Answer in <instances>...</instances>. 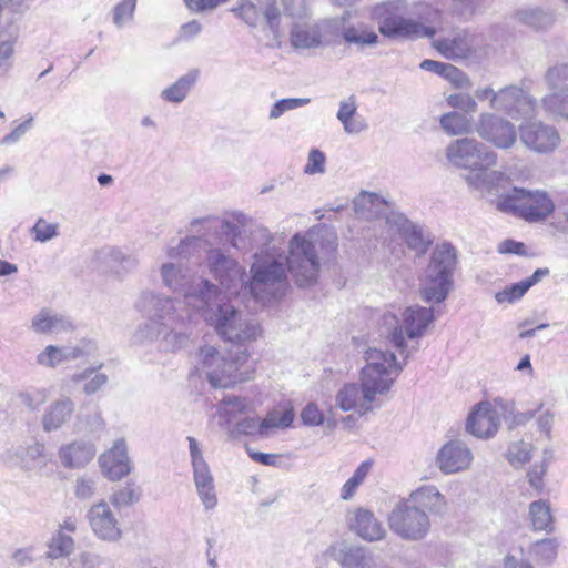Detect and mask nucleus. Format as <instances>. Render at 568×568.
Listing matches in <instances>:
<instances>
[{
    "label": "nucleus",
    "mask_w": 568,
    "mask_h": 568,
    "mask_svg": "<svg viewBox=\"0 0 568 568\" xmlns=\"http://www.w3.org/2000/svg\"><path fill=\"white\" fill-rule=\"evenodd\" d=\"M448 161L463 169L485 171L497 163V153L474 138L457 139L446 149Z\"/></svg>",
    "instance_id": "obj_5"
},
{
    "label": "nucleus",
    "mask_w": 568,
    "mask_h": 568,
    "mask_svg": "<svg viewBox=\"0 0 568 568\" xmlns=\"http://www.w3.org/2000/svg\"><path fill=\"white\" fill-rule=\"evenodd\" d=\"M328 554L344 568H371L372 566V556L368 550L362 546H331Z\"/></svg>",
    "instance_id": "obj_23"
},
{
    "label": "nucleus",
    "mask_w": 568,
    "mask_h": 568,
    "mask_svg": "<svg viewBox=\"0 0 568 568\" xmlns=\"http://www.w3.org/2000/svg\"><path fill=\"white\" fill-rule=\"evenodd\" d=\"M549 268H537L529 277L506 286L495 295L496 301L501 304L505 302L514 303L520 300L530 287L539 283L545 276L549 275Z\"/></svg>",
    "instance_id": "obj_30"
},
{
    "label": "nucleus",
    "mask_w": 568,
    "mask_h": 568,
    "mask_svg": "<svg viewBox=\"0 0 568 568\" xmlns=\"http://www.w3.org/2000/svg\"><path fill=\"white\" fill-rule=\"evenodd\" d=\"M545 81L551 90L568 91V63L548 68Z\"/></svg>",
    "instance_id": "obj_52"
},
{
    "label": "nucleus",
    "mask_w": 568,
    "mask_h": 568,
    "mask_svg": "<svg viewBox=\"0 0 568 568\" xmlns=\"http://www.w3.org/2000/svg\"><path fill=\"white\" fill-rule=\"evenodd\" d=\"M558 547L556 538H544L530 546L529 555L539 564L551 565L557 558Z\"/></svg>",
    "instance_id": "obj_42"
},
{
    "label": "nucleus",
    "mask_w": 568,
    "mask_h": 568,
    "mask_svg": "<svg viewBox=\"0 0 568 568\" xmlns=\"http://www.w3.org/2000/svg\"><path fill=\"white\" fill-rule=\"evenodd\" d=\"M389 528L405 540L423 539L429 529V519L425 510L408 499L396 505L388 516Z\"/></svg>",
    "instance_id": "obj_7"
},
{
    "label": "nucleus",
    "mask_w": 568,
    "mask_h": 568,
    "mask_svg": "<svg viewBox=\"0 0 568 568\" xmlns=\"http://www.w3.org/2000/svg\"><path fill=\"white\" fill-rule=\"evenodd\" d=\"M74 402L70 397H63L52 402L41 418V425L45 433L60 429L73 415Z\"/></svg>",
    "instance_id": "obj_24"
},
{
    "label": "nucleus",
    "mask_w": 568,
    "mask_h": 568,
    "mask_svg": "<svg viewBox=\"0 0 568 568\" xmlns=\"http://www.w3.org/2000/svg\"><path fill=\"white\" fill-rule=\"evenodd\" d=\"M31 327L39 334H59L74 328L71 320L49 308H42L33 318Z\"/></svg>",
    "instance_id": "obj_26"
},
{
    "label": "nucleus",
    "mask_w": 568,
    "mask_h": 568,
    "mask_svg": "<svg viewBox=\"0 0 568 568\" xmlns=\"http://www.w3.org/2000/svg\"><path fill=\"white\" fill-rule=\"evenodd\" d=\"M168 327L169 326H164L158 321L148 318V321L136 329L135 338L140 342L163 341L164 333L169 329Z\"/></svg>",
    "instance_id": "obj_53"
},
{
    "label": "nucleus",
    "mask_w": 568,
    "mask_h": 568,
    "mask_svg": "<svg viewBox=\"0 0 568 568\" xmlns=\"http://www.w3.org/2000/svg\"><path fill=\"white\" fill-rule=\"evenodd\" d=\"M104 559L95 554L81 552L75 556L71 561V568H102Z\"/></svg>",
    "instance_id": "obj_63"
},
{
    "label": "nucleus",
    "mask_w": 568,
    "mask_h": 568,
    "mask_svg": "<svg viewBox=\"0 0 568 568\" xmlns=\"http://www.w3.org/2000/svg\"><path fill=\"white\" fill-rule=\"evenodd\" d=\"M97 449L89 440H74L59 449L61 464L68 469H79L88 465L95 456Z\"/></svg>",
    "instance_id": "obj_20"
},
{
    "label": "nucleus",
    "mask_w": 568,
    "mask_h": 568,
    "mask_svg": "<svg viewBox=\"0 0 568 568\" xmlns=\"http://www.w3.org/2000/svg\"><path fill=\"white\" fill-rule=\"evenodd\" d=\"M101 473L111 481H119L132 470L128 445L124 438L114 440L110 449L99 456Z\"/></svg>",
    "instance_id": "obj_16"
},
{
    "label": "nucleus",
    "mask_w": 568,
    "mask_h": 568,
    "mask_svg": "<svg viewBox=\"0 0 568 568\" xmlns=\"http://www.w3.org/2000/svg\"><path fill=\"white\" fill-rule=\"evenodd\" d=\"M457 251L449 242L433 250L419 286L420 298L428 304H440L454 288Z\"/></svg>",
    "instance_id": "obj_3"
},
{
    "label": "nucleus",
    "mask_w": 568,
    "mask_h": 568,
    "mask_svg": "<svg viewBox=\"0 0 568 568\" xmlns=\"http://www.w3.org/2000/svg\"><path fill=\"white\" fill-rule=\"evenodd\" d=\"M199 70L193 69L180 77L174 83L161 92V98L166 102L181 103L185 100L191 89L199 79Z\"/></svg>",
    "instance_id": "obj_33"
},
{
    "label": "nucleus",
    "mask_w": 568,
    "mask_h": 568,
    "mask_svg": "<svg viewBox=\"0 0 568 568\" xmlns=\"http://www.w3.org/2000/svg\"><path fill=\"white\" fill-rule=\"evenodd\" d=\"M182 295L185 304L200 312L205 322L232 345L230 358L222 356L213 346L201 348L202 366L211 386L229 388L248 379V376L240 372V367L247 361L248 344L260 335V326L242 321L240 313L222 295L220 288L206 278L194 277Z\"/></svg>",
    "instance_id": "obj_1"
},
{
    "label": "nucleus",
    "mask_w": 568,
    "mask_h": 568,
    "mask_svg": "<svg viewBox=\"0 0 568 568\" xmlns=\"http://www.w3.org/2000/svg\"><path fill=\"white\" fill-rule=\"evenodd\" d=\"M341 34L346 43L356 44L359 48L376 45L378 43L377 33L363 23L344 27Z\"/></svg>",
    "instance_id": "obj_40"
},
{
    "label": "nucleus",
    "mask_w": 568,
    "mask_h": 568,
    "mask_svg": "<svg viewBox=\"0 0 568 568\" xmlns=\"http://www.w3.org/2000/svg\"><path fill=\"white\" fill-rule=\"evenodd\" d=\"M483 7V0H443L444 10L459 21H469Z\"/></svg>",
    "instance_id": "obj_39"
},
{
    "label": "nucleus",
    "mask_w": 568,
    "mask_h": 568,
    "mask_svg": "<svg viewBox=\"0 0 568 568\" xmlns=\"http://www.w3.org/2000/svg\"><path fill=\"white\" fill-rule=\"evenodd\" d=\"M247 408V399L237 396H225L222 400L221 415L231 423L237 413Z\"/></svg>",
    "instance_id": "obj_57"
},
{
    "label": "nucleus",
    "mask_w": 568,
    "mask_h": 568,
    "mask_svg": "<svg viewBox=\"0 0 568 568\" xmlns=\"http://www.w3.org/2000/svg\"><path fill=\"white\" fill-rule=\"evenodd\" d=\"M387 224L398 233L407 247L418 256L425 255L433 244L434 237L430 232L410 221L403 213L392 212L387 216Z\"/></svg>",
    "instance_id": "obj_13"
},
{
    "label": "nucleus",
    "mask_w": 568,
    "mask_h": 568,
    "mask_svg": "<svg viewBox=\"0 0 568 568\" xmlns=\"http://www.w3.org/2000/svg\"><path fill=\"white\" fill-rule=\"evenodd\" d=\"M531 458V445L523 440L513 443L507 452V459L513 466H523Z\"/></svg>",
    "instance_id": "obj_56"
},
{
    "label": "nucleus",
    "mask_w": 568,
    "mask_h": 568,
    "mask_svg": "<svg viewBox=\"0 0 568 568\" xmlns=\"http://www.w3.org/2000/svg\"><path fill=\"white\" fill-rule=\"evenodd\" d=\"M325 154L318 149H312L307 156L306 165L304 166L305 174H317L325 172Z\"/></svg>",
    "instance_id": "obj_60"
},
{
    "label": "nucleus",
    "mask_w": 568,
    "mask_h": 568,
    "mask_svg": "<svg viewBox=\"0 0 568 568\" xmlns=\"http://www.w3.org/2000/svg\"><path fill=\"white\" fill-rule=\"evenodd\" d=\"M544 404L540 403L535 409H529L526 412H515L514 402H507L503 406L504 410V419L508 424L509 428H515L518 426L526 425L529 420H531L538 412L541 410Z\"/></svg>",
    "instance_id": "obj_50"
},
{
    "label": "nucleus",
    "mask_w": 568,
    "mask_h": 568,
    "mask_svg": "<svg viewBox=\"0 0 568 568\" xmlns=\"http://www.w3.org/2000/svg\"><path fill=\"white\" fill-rule=\"evenodd\" d=\"M337 250L336 236L332 233L318 234L312 231L306 234H294L288 243V255L284 256L280 248L262 250L253 255L250 278L246 277L244 292L256 301H270L277 297L267 290L274 286L287 287V272L295 284L310 287L317 282L320 272L318 252L324 251L328 257Z\"/></svg>",
    "instance_id": "obj_2"
},
{
    "label": "nucleus",
    "mask_w": 568,
    "mask_h": 568,
    "mask_svg": "<svg viewBox=\"0 0 568 568\" xmlns=\"http://www.w3.org/2000/svg\"><path fill=\"white\" fill-rule=\"evenodd\" d=\"M101 366L102 365L90 366L81 373H75L71 376V381L74 383L87 381V383L83 386V392L88 396L93 395L97 392H99L103 386H105L109 379L105 374L97 373V369L100 368Z\"/></svg>",
    "instance_id": "obj_41"
},
{
    "label": "nucleus",
    "mask_w": 568,
    "mask_h": 568,
    "mask_svg": "<svg viewBox=\"0 0 568 568\" xmlns=\"http://www.w3.org/2000/svg\"><path fill=\"white\" fill-rule=\"evenodd\" d=\"M47 557L59 559L69 557L74 549V540L63 531H57L48 544Z\"/></svg>",
    "instance_id": "obj_48"
},
{
    "label": "nucleus",
    "mask_w": 568,
    "mask_h": 568,
    "mask_svg": "<svg viewBox=\"0 0 568 568\" xmlns=\"http://www.w3.org/2000/svg\"><path fill=\"white\" fill-rule=\"evenodd\" d=\"M439 123L442 129L450 134L458 135L470 131V119L463 113L453 111L440 116Z\"/></svg>",
    "instance_id": "obj_47"
},
{
    "label": "nucleus",
    "mask_w": 568,
    "mask_h": 568,
    "mask_svg": "<svg viewBox=\"0 0 568 568\" xmlns=\"http://www.w3.org/2000/svg\"><path fill=\"white\" fill-rule=\"evenodd\" d=\"M485 44L481 33L463 29L452 37L439 38L433 41L434 48L446 59L462 60L475 57Z\"/></svg>",
    "instance_id": "obj_10"
},
{
    "label": "nucleus",
    "mask_w": 568,
    "mask_h": 568,
    "mask_svg": "<svg viewBox=\"0 0 568 568\" xmlns=\"http://www.w3.org/2000/svg\"><path fill=\"white\" fill-rule=\"evenodd\" d=\"M366 365L361 371L365 402H374L376 395L387 393L395 382L393 369L398 375L405 365L389 351L369 348L364 356Z\"/></svg>",
    "instance_id": "obj_4"
},
{
    "label": "nucleus",
    "mask_w": 568,
    "mask_h": 568,
    "mask_svg": "<svg viewBox=\"0 0 568 568\" xmlns=\"http://www.w3.org/2000/svg\"><path fill=\"white\" fill-rule=\"evenodd\" d=\"M529 517L534 530L552 532L555 529L554 517L547 500L539 499L529 505Z\"/></svg>",
    "instance_id": "obj_36"
},
{
    "label": "nucleus",
    "mask_w": 568,
    "mask_h": 568,
    "mask_svg": "<svg viewBox=\"0 0 568 568\" xmlns=\"http://www.w3.org/2000/svg\"><path fill=\"white\" fill-rule=\"evenodd\" d=\"M351 529L367 541H377L384 538L385 529L377 520L374 514L366 509H358L354 521L349 525Z\"/></svg>",
    "instance_id": "obj_29"
},
{
    "label": "nucleus",
    "mask_w": 568,
    "mask_h": 568,
    "mask_svg": "<svg viewBox=\"0 0 568 568\" xmlns=\"http://www.w3.org/2000/svg\"><path fill=\"white\" fill-rule=\"evenodd\" d=\"M176 298L154 291H144L135 302V308L146 318L160 322L164 326L183 322V315L178 312Z\"/></svg>",
    "instance_id": "obj_9"
},
{
    "label": "nucleus",
    "mask_w": 568,
    "mask_h": 568,
    "mask_svg": "<svg viewBox=\"0 0 568 568\" xmlns=\"http://www.w3.org/2000/svg\"><path fill=\"white\" fill-rule=\"evenodd\" d=\"M160 275L165 287L181 295L194 278L187 274V268L172 262L162 264Z\"/></svg>",
    "instance_id": "obj_32"
},
{
    "label": "nucleus",
    "mask_w": 568,
    "mask_h": 568,
    "mask_svg": "<svg viewBox=\"0 0 568 568\" xmlns=\"http://www.w3.org/2000/svg\"><path fill=\"white\" fill-rule=\"evenodd\" d=\"M308 98H285L277 100L271 108L268 118L272 120L281 118L285 112L295 110L310 103Z\"/></svg>",
    "instance_id": "obj_55"
},
{
    "label": "nucleus",
    "mask_w": 568,
    "mask_h": 568,
    "mask_svg": "<svg viewBox=\"0 0 568 568\" xmlns=\"http://www.w3.org/2000/svg\"><path fill=\"white\" fill-rule=\"evenodd\" d=\"M535 104L536 100L526 90L517 85L500 89L493 99L494 110L504 112L515 119L530 114Z\"/></svg>",
    "instance_id": "obj_14"
},
{
    "label": "nucleus",
    "mask_w": 568,
    "mask_h": 568,
    "mask_svg": "<svg viewBox=\"0 0 568 568\" xmlns=\"http://www.w3.org/2000/svg\"><path fill=\"white\" fill-rule=\"evenodd\" d=\"M199 224L205 225L209 230H219L231 243V245L237 250L244 248V243L241 237V229L235 223L229 220H220L214 216H206L201 219H193L191 226L195 227Z\"/></svg>",
    "instance_id": "obj_31"
},
{
    "label": "nucleus",
    "mask_w": 568,
    "mask_h": 568,
    "mask_svg": "<svg viewBox=\"0 0 568 568\" xmlns=\"http://www.w3.org/2000/svg\"><path fill=\"white\" fill-rule=\"evenodd\" d=\"M499 418L497 413L491 410L488 404H478L467 420L466 430L477 438H490L498 429Z\"/></svg>",
    "instance_id": "obj_19"
},
{
    "label": "nucleus",
    "mask_w": 568,
    "mask_h": 568,
    "mask_svg": "<svg viewBox=\"0 0 568 568\" xmlns=\"http://www.w3.org/2000/svg\"><path fill=\"white\" fill-rule=\"evenodd\" d=\"M193 480L199 498L206 510H213L217 505L213 475L207 465L192 468Z\"/></svg>",
    "instance_id": "obj_27"
},
{
    "label": "nucleus",
    "mask_w": 568,
    "mask_h": 568,
    "mask_svg": "<svg viewBox=\"0 0 568 568\" xmlns=\"http://www.w3.org/2000/svg\"><path fill=\"white\" fill-rule=\"evenodd\" d=\"M45 447L41 443L20 445L14 449L16 464L23 469H32L36 463L44 456Z\"/></svg>",
    "instance_id": "obj_45"
},
{
    "label": "nucleus",
    "mask_w": 568,
    "mask_h": 568,
    "mask_svg": "<svg viewBox=\"0 0 568 568\" xmlns=\"http://www.w3.org/2000/svg\"><path fill=\"white\" fill-rule=\"evenodd\" d=\"M433 321L434 311L432 307L413 305L403 313V325L407 337L410 339L423 336Z\"/></svg>",
    "instance_id": "obj_25"
},
{
    "label": "nucleus",
    "mask_w": 568,
    "mask_h": 568,
    "mask_svg": "<svg viewBox=\"0 0 568 568\" xmlns=\"http://www.w3.org/2000/svg\"><path fill=\"white\" fill-rule=\"evenodd\" d=\"M475 130L484 141L501 150L513 148L517 141L516 126L494 113L480 114Z\"/></svg>",
    "instance_id": "obj_11"
},
{
    "label": "nucleus",
    "mask_w": 568,
    "mask_h": 568,
    "mask_svg": "<svg viewBox=\"0 0 568 568\" xmlns=\"http://www.w3.org/2000/svg\"><path fill=\"white\" fill-rule=\"evenodd\" d=\"M363 389L364 386L362 381L361 384H345L336 394V405L343 412L356 410L359 414H365L371 409L369 404L372 402H365Z\"/></svg>",
    "instance_id": "obj_28"
},
{
    "label": "nucleus",
    "mask_w": 568,
    "mask_h": 568,
    "mask_svg": "<svg viewBox=\"0 0 568 568\" xmlns=\"http://www.w3.org/2000/svg\"><path fill=\"white\" fill-rule=\"evenodd\" d=\"M31 234L37 242H48L58 236V224L48 223L44 219L40 217L32 226Z\"/></svg>",
    "instance_id": "obj_59"
},
{
    "label": "nucleus",
    "mask_w": 568,
    "mask_h": 568,
    "mask_svg": "<svg viewBox=\"0 0 568 568\" xmlns=\"http://www.w3.org/2000/svg\"><path fill=\"white\" fill-rule=\"evenodd\" d=\"M95 258L100 265L115 274L128 273L138 265L134 255L115 246H104L97 251Z\"/></svg>",
    "instance_id": "obj_22"
},
{
    "label": "nucleus",
    "mask_w": 568,
    "mask_h": 568,
    "mask_svg": "<svg viewBox=\"0 0 568 568\" xmlns=\"http://www.w3.org/2000/svg\"><path fill=\"white\" fill-rule=\"evenodd\" d=\"M518 134L525 146L541 154L552 152L560 142L557 129L539 120L524 121L518 126Z\"/></svg>",
    "instance_id": "obj_12"
},
{
    "label": "nucleus",
    "mask_w": 568,
    "mask_h": 568,
    "mask_svg": "<svg viewBox=\"0 0 568 568\" xmlns=\"http://www.w3.org/2000/svg\"><path fill=\"white\" fill-rule=\"evenodd\" d=\"M258 4L268 29L274 36H277L281 27V13L276 0H258Z\"/></svg>",
    "instance_id": "obj_54"
},
{
    "label": "nucleus",
    "mask_w": 568,
    "mask_h": 568,
    "mask_svg": "<svg viewBox=\"0 0 568 568\" xmlns=\"http://www.w3.org/2000/svg\"><path fill=\"white\" fill-rule=\"evenodd\" d=\"M290 42L293 48L298 50L315 49L324 47L321 32L316 28H301L295 26L290 32Z\"/></svg>",
    "instance_id": "obj_37"
},
{
    "label": "nucleus",
    "mask_w": 568,
    "mask_h": 568,
    "mask_svg": "<svg viewBox=\"0 0 568 568\" xmlns=\"http://www.w3.org/2000/svg\"><path fill=\"white\" fill-rule=\"evenodd\" d=\"M473 460V453L460 440H449L438 450L436 464L442 473L449 475L467 469Z\"/></svg>",
    "instance_id": "obj_18"
},
{
    "label": "nucleus",
    "mask_w": 568,
    "mask_h": 568,
    "mask_svg": "<svg viewBox=\"0 0 568 568\" xmlns=\"http://www.w3.org/2000/svg\"><path fill=\"white\" fill-rule=\"evenodd\" d=\"M141 495V488L135 483L129 481L125 486L119 487L112 493L110 503L120 510L139 503Z\"/></svg>",
    "instance_id": "obj_44"
},
{
    "label": "nucleus",
    "mask_w": 568,
    "mask_h": 568,
    "mask_svg": "<svg viewBox=\"0 0 568 568\" xmlns=\"http://www.w3.org/2000/svg\"><path fill=\"white\" fill-rule=\"evenodd\" d=\"M515 18L523 24L536 30H547L555 22L551 12L538 8L521 9L516 11Z\"/></svg>",
    "instance_id": "obj_38"
},
{
    "label": "nucleus",
    "mask_w": 568,
    "mask_h": 568,
    "mask_svg": "<svg viewBox=\"0 0 568 568\" xmlns=\"http://www.w3.org/2000/svg\"><path fill=\"white\" fill-rule=\"evenodd\" d=\"M447 103L454 109H460L466 113L475 112L477 102L469 95L464 93H454L448 95Z\"/></svg>",
    "instance_id": "obj_64"
},
{
    "label": "nucleus",
    "mask_w": 568,
    "mask_h": 568,
    "mask_svg": "<svg viewBox=\"0 0 568 568\" xmlns=\"http://www.w3.org/2000/svg\"><path fill=\"white\" fill-rule=\"evenodd\" d=\"M231 11L247 26L255 28L258 24L261 18V6L258 0L256 2L252 0H241L236 7H233Z\"/></svg>",
    "instance_id": "obj_51"
},
{
    "label": "nucleus",
    "mask_w": 568,
    "mask_h": 568,
    "mask_svg": "<svg viewBox=\"0 0 568 568\" xmlns=\"http://www.w3.org/2000/svg\"><path fill=\"white\" fill-rule=\"evenodd\" d=\"M206 266L210 274L229 293L244 291L247 277L245 268L222 248L214 247L206 251Z\"/></svg>",
    "instance_id": "obj_8"
},
{
    "label": "nucleus",
    "mask_w": 568,
    "mask_h": 568,
    "mask_svg": "<svg viewBox=\"0 0 568 568\" xmlns=\"http://www.w3.org/2000/svg\"><path fill=\"white\" fill-rule=\"evenodd\" d=\"M408 500L419 509L439 513L444 506V496L435 486H425L410 494Z\"/></svg>",
    "instance_id": "obj_35"
},
{
    "label": "nucleus",
    "mask_w": 568,
    "mask_h": 568,
    "mask_svg": "<svg viewBox=\"0 0 568 568\" xmlns=\"http://www.w3.org/2000/svg\"><path fill=\"white\" fill-rule=\"evenodd\" d=\"M523 209V219L525 221L541 222L554 213L555 204L546 192L526 190Z\"/></svg>",
    "instance_id": "obj_21"
},
{
    "label": "nucleus",
    "mask_w": 568,
    "mask_h": 568,
    "mask_svg": "<svg viewBox=\"0 0 568 568\" xmlns=\"http://www.w3.org/2000/svg\"><path fill=\"white\" fill-rule=\"evenodd\" d=\"M357 104L354 95L339 102L336 118L343 124L344 131L348 134L359 133L367 128L362 119L355 118Z\"/></svg>",
    "instance_id": "obj_34"
},
{
    "label": "nucleus",
    "mask_w": 568,
    "mask_h": 568,
    "mask_svg": "<svg viewBox=\"0 0 568 568\" xmlns=\"http://www.w3.org/2000/svg\"><path fill=\"white\" fill-rule=\"evenodd\" d=\"M295 414L292 407L286 408L282 413L273 410L266 415L263 420L256 417H244L236 422L234 432L240 435L267 437L273 428H288L292 426Z\"/></svg>",
    "instance_id": "obj_15"
},
{
    "label": "nucleus",
    "mask_w": 568,
    "mask_h": 568,
    "mask_svg": "<svg viewBox=\"0 0 568 568\" xmlns=\"http://www.w3.org/2000/svg\"><path fill=\"white\" fill-rule=\"evenodd\" d=\"M301 420L305 426H320L325 416L315 403H308L301 412Z\"/></svg>",
    "instance_id": "obj_62"
},
{
    "label": "nucleus",
    "mask_w": 568,
    "mask_h": 568,
    "mask_svg": "<svg viewBox=\"0 0 568 568\" xmlns=\"http://www.w3.org/2000/svg\"><path fill=\"white\" fill-rule=\"evenodd\" d=\"M73 361L70 346L48 345L43 352L37 356V363L41 366L55 368L63 362Z\"/></svg>",
    "instance_id": "obj_46"
},
{
    "label": "nucleus",
    "mask_w": 568,
    "mask_h": 568,
    "mask_svg": "<svg viewBox=\"0 0 568 568\" xmlns=\"http://www.w3.org/2000/svg\"><path fill=\"white\" fill-rule=\"evenodd\" d=\"M250 241L253 247H260L262 251L271 248L270 245L273 241V236L268 229L256 225L250 230Z\"/></svg>",
    "instance_id": "obj_61"
},
{
    "label": "nucleus",
    "mask_w": 568,
    "mask_h": 568,
    "mask_svg": "<svg viewBox=\"0 0 568 568\" xmlns=\"http://www.w3.org/2000/svg\"><path fill=\"white\" fill-rule=\"evenodd\" d=\"M395 2H385L375 8V14L384 17L378 22L379 32L389 39L416 40L420 38H433L436 29L432 26H425L410 18H405L395 13Z\"/></svg>",
    "instance_id": "obj_6"
},
{
    "label": "nucleus",
    "mask_w": 568,
    "mask_h": 568,
    "mask_svg": "<svg viewBox=\"0 0 568 568\" xmlns=\"http://www.w3.org/2000/svg\"><path fill=\"white\" fill-rule=\"evenodd\" d=\"M136 8V0H122L113 10V22L118 28H122L125 23L133 19Z\"/></svg>",
    "instance_id": "obj_58"
},
{
    "label": "nucleus",
    "mask_w": 568,
    "mask_h": 568,
    "mask_svg": "<svg viewBox=\"0 0 568 568\" xmlns=\"http://www.w3.org/2000/svg\"><path fill=\"white\" fill-rule=\"evenodd\" d=\"M525 194V189L514 187L510 192L499 195L496 201L497 210L523 219Z\"/></svg>",
    "instance_id": "obj_43"
},
{
    "label": "nucleus",
    "mask_w": 568,
    "mask_h": 568,
    "mask_svg": "<svg viewBox=\"0 0 568 568\" xmlns=\"http://www.w3.org/2000/svg\"><path fill=\"white\" fill-rule=\"evenodd\" d=\"M87 519L98 539L113 542L122 537L120 523L104 500L90 507Z\"/></svg>",
    "instance_id": "obj_17"
},
{
    "label": "nucleus",
    "mask_w": 568,
    "mask_h": 568,
    "mask_svg": "<svg viewBox=\"0 0 568 568\" xmlns=\"http://www.w3.org/2000/svg\"><path fill=\"white\" fill-rule=\"evenodd\" d=\"M168 328L162 341L165 349L175 352L185 347L190 337V334L185 329V317H183V322Z\"/></svg>",
    "instance_id": "obj_49"
}]
</instances>
